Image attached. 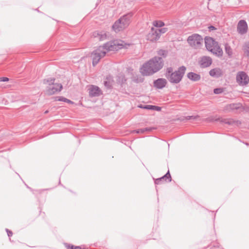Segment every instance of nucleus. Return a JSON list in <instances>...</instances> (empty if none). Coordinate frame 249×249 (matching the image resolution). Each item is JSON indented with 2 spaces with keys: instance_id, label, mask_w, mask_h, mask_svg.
Returning a JSON list of instances; mask_svg holds the SVG:
<instances>
[{
  "instance_id": "nucleus-1",
  "label": "nucleus",
  "mask_w": 249,
  "mask_h": 249,
  "mask_svg": "<svg viewBox=\"0 0 249 249\" xmlns=\"http://www.w3.org/2000/svg\"><path fill=\"white\" fill-rule=\"evenodd\" d=\"M128 44L121 40H115L106 43L103 46H100L94 50L91 54L93 66L96 65L100 59L104 57L108 51H117L123 48H126Z\"/></svg>"
},
{
  "instance_id": "nucleus-2",
  "label": "nucleus",
  "mask_w": 249,
  "mask_h": 249,
  "mask_svg": "<svg viewBox=\"0 0 249 249\" xmlns=\"http://www.w3.org/2000/svg\"><path fill=\"white\" fill-rule=\"evenodd\" d=\"M163 66L162 58L155 56L144 63L141 68L140 71L143 75H151L159 71Z\"/></svg>"
},
{
  "instance_id": "nucleus-3",
  "label": "nucleus",
  "mask_w": 249,
  "mask_h": 249,
  "mask_svg": "<svg viewBox=\"0 0 249 249\" xmlns=\"http://www.w3.org/2000/svg\"><path fill=\"white\" fill-rule=\"evenodd\" d=\"M186 70L185 67L181 66L174 71L172 67H168L166 70L165 75L171 83L178 84L181 81Z\"/></svg>"
},
{
  "instance_id": "nucleus-4",
  "label": "nucleus",
  "mask_w": 249,
  "mask_h": 249,
  "mask_svg": "<svg viewBox=\"0 0 249 249\" xmlns=\"http://www.w3.org/2000/svg\"><path fill=\"white\" fill-rule=\"evenodd\" d=\"M205 46L207 50L217 56L220 57L223 55L222 49L219 46L217 42L213 38L206 37L205 38Z\"/></svg>"
},
{
  "instance_id": "nucleus-5",
  "label": "nucleus",
  "mask_w": 249,
  "mask_h": 249,
  "mask_svg": "<svg viewBox=\"0 0 249 249\" xmlns=\"http://www.w3.org/2000/svg\"><path fill=\"white\" fill-rule=\"evenodd\" d=\"M132 17L131 13H128L117 20L112 26V28L115 32H118L126 28L130 23Z\"/></svg>"
},
{
  "instance_id": "nucleus-6",
  "label": "nucleus",
  "mask_w": 249,
  "mask_h": 249,
  "mask_svg": "<svg viewBox=\"0 0 249 249\" xmlns=\"http://www.w3.org/2000/svg\"><path fill=\"white\" fill-rule=\"evenodd\" d=\"M54 78H48L43 80V83L48 85L46 88V93L48 95H53L61 91L62 85L61 84L54 83Z\"/></svg>"
},
{
  "instance_id": "nucleus-7",
  "label": "nucleus",
  "mask_w": 249,
  "mask_h": 249,
  "mask_svg": "<svg viewBox=\"0 0 249 249\" xmlns=\"http://www.w3.org/2000/svg\"><path fill=\"white\" fill-rule=\"evenodd\" d=\"M187 42L191 47L197 49L200 48L202 46L203 38L197 34H193L188 36Z\"/></svg>"
},
{
  "instance_id": "nucleus-8",
  "label": "nucleus",
  "mask_w": 249,
  "mask_h": 249,
  "mask_svg": "<svg viewBox=\"0 0 249 249\" xmlns=\"http://www.w3.org/2000/svg\"><path fill=\"white\" fill-rule=\"evenodd\" d=\"M237 82L240 86H246L249 82V77L247 74L243 71H239L236 75Z\"/></svg>"
},
{
  "instance_id": "nucleus-9",
  "label": "nucleus",
  "mask_w": 249,
  "mask_h": 249,
  "mask_svg": "<svg viewBox=\"0 0 249 249\" xmlns=\"http://www.w3.org/2000/svg\"><path fill=\"white\" fill-rule=\"evenodd\" d=\"M248 25L244 20H241L237 25V31L241 35H244L247 32Z\"/></svg>"
},
{
  "instance_id": "nucleus-10",
  "label": "nucleus",
  "mask_w": 249,
  "mask_h": 249,
  "mask_svg": "<svg viewBox=\"0 0 249 249\" xmlns=\"http://www.w3.org/2000/svg\"><path fill=\"white\" fill-rule=\"evenodd\" d=\"M160 36L157 32L156 28H152L150 32L147 36V39L151 41H155L160 38Z\"/></svg>"
},
{
  "instance_id": "nucleus-11",
  "label": "nucleus",
  "mask_w": 249,
  "mask_h": 249,
  "mask_svg": "<svg viewBox=\"0 0 249 249\" xmlns=\"http://www.w3.org/2000/svg\"><path fill=\"white\" fill-rule=\"evenodd\" d=\"M89 95L90 97H96L101 95V91L99 87L91 85L89 89Z\"/></svg>"
},
{
  "instance_id": "nucleus-12",
  "label": "nucleus",
  "mask_w": 249,
  "mask_h": 249,
  "mask_svg": "<svg viewBox=\"0 0 249 249\" xmlns=\"http://www.w3.org/2000/svg\"><path fill=\"white\" fill-rule=\"evenodd\" d=\"M212 63V60L209 56H203L200 61V65L202 68H206L210 66Z\"/></svg>"
},
{
  "instance_id": "nucleus-13",
  "label": "nucleus",
  "mask_w": 249,
  "mask_h": 249,
  "mask_svg": "<svg viewBox=\"0 0 249 249\" xmlns=\"http://www.w3.org/2000/svg\"><path fill=\"white\" fill-rule=\"evenodd\" d=\"M167 84V81L164 78H159L155 80L154 82V86L159 89H162L165 87Z\"/></svg>"
},
{
  "instance_id": "nucleus-14",
  "label": "nucleus",
  "mask_w": 249,
  "mask_h": 249,
  "mask_svg": "<svg viewBox=\"0 0 249 249\" xmlns=\"http://www.w3.org/2000/svg\"><path fill=\"white\" fill-rule=\"evenodd\" d=\"M92 36L100 41L104 40L107 38V34L104 31H95L93 33Z\"/></svg>"
},
{
  "instance_id": "nucleus-15",
  "label": "nucleus",
  "mask_w": 249,
  "mask_h": 249,
  "mask_svg": "<svg viewBox=\"0 0 249 249\" xmlns=\"http://www.w3.org/2000/svg\"><path fill=\"white\" fill-rule=\"evenodd\" d=\"M210 75L213 77H219L222 75V70L219 68H214L209 71Z\"/></svg>"
},
{
  "instance_id": "nucleus-16",
  "label": "nucleus",
  "mask_w": 249,
  "mask_h": 249,
  "mask_svg": "<svg viewBox=\"0 0 249 249\" xmlns=\"http://www.w3.org/2000/svg\"><path fill=\"white\" fill-rule=\"evenodd\" d=\"M168 178L169 179L168 181H171V176H170L169 171L162 177L156 179V180L155 181V183L156 184H160V183L163 182L164 180H165L166 179H168Z\"/></svg>"
},
{
  "instance_id": "nucleus-17",
  "label": "nucleus",
  "mask_w": 249,
  "mask_h": 249,
  "mask_svg": "<svg viewBox=\"0 0 249 249\" xmlns=\"http://www.w3.org/2000/svg\"><path fill=\"white\" fill-rule=\"evenodd\" d=\"M187 77L193 81H198L200 79L201 76L199 74L193 72H189L187 74Z\"/></svg>"
},
{
  "instance_id": "nucleus-18",
  "label": "nucleus",
  "mask_w": 249,
  "mask_h": 249,
  "mask_svg": "<svg viewBox=\"0 0 249 249\" xmlns=\"http://www.w3.org/2000/svg\"><path fill=\"white\" fill-rule=\"evenodd\" d=\"M244 55L249 59V42L245 43L243 46Z\"/></svg>"
},
{
  "instance_id": "nucleus-19",
  "label": "nucleus",
  "mask_w": 249,
  "mask_h": 249,
  "mask_svg": "<svg viewBox=\"0 0 249 249\" xmlns=\"http://www.w3.org/2000/svg\"><path fill=\"white\" fill-rule=\"evenodd\" d=\"M142 108L150 110H156L157 111H160L161 109V108L159 107L152 105H146L142 107Z\"/></svg>"
},
{
  "instance_id": "nucleus-20",
  "label": "nucleus",
  "mask_w": 249,
  "mask_h": 249,
  "mask_svg": "<svg viewBox=\"0 0 249 249\" xmlns=\"http://www.w3.org/2000/svg\"><path fill=\"white\" fill-rule=\"evenodd\" d=\"M225 49L226 53L230 56H231L232 54V50L231 47L227 44L225 45Z\"/></svg>"
},
{
  "instance_id": "nucleus-21",
  "label": "nucleus",
  "mask_w": 249,
  "mask_h": 249,
  "mask_svg": "<svg viewBox=\"0 0 249 249\" xmlns=\"http://www.w3.org/2000/svg\"><path fill=\"white\" fill-rule=\"evenodd\" d=\"M152 129L151 128H144L139 129L136 130H134V132H136L137 133H144L146 131H150Z\"/></svg>"
},
{
  "instance_id": "nucleus-22",
  "label": "nucleus",
  "mask_w": 249,
  "mask_h": 249,
  "mask_svg": "<svg viewBox=\"0 0 249 249\" xmlns=\"http://www.w3.org/2000/svg\"><path fill=\"white\" fill-rule=\"evenodd\" d=\"M153 24L157 27H161L164 25V23L161 21H155Z\"/></svg>"
},
{
  "instance_id": "nucleus-23",
  "label": "nucleus",
  "mask_w": 249,
  "mask_h": 249,
  "mask_svg": "<svg viewBox=\"0 0 249 249\" xmlns=\"http://www.w3.org/2000/svg\"><path fill=\"white\" fill-rule=\"evenodd\" d=\"M156 29L157 32H158L160 36L161 34L165 33L167 31V28H163L161 29L156 28Z\"/></svg>"
},
{
  "instance_id": "nucleus-24",
  "label": "nucleus",
  "mask_w": 249,
  "mask_h": 249,
  "mask_svg": "<svg viewBox=\"0 0 249 249\" xmlns=\"http://www.w3.org/2000/svg\"><path fill=\"white\" fill-rule=\"evenodd\" d=\"M221 122L224 123L225 124H231L233 123H234L233 121L230 119H222L221 120Z\"/></svg>"
},
{
  "instance_id": "nucleus-25",
  "label": "nucleus",
  "mask_w": 249,
  "mask_h": 249,
  "mask_svg": "<svg viewBox=\"0 0 249 249\" xmlns=\"http://www.w3.org/2000/svg\"><path fill=\"white\" fill-rule=\"evenodd\" d=\"M58 100L61 101H63V102L69 103H72V101H71V100H70L67 98H65L64 97H59V98L58 99Z\"/></svg>"
},
{
  "instance_id": "nucleus-26",
  "label": "nucleus",
  "mask_w": 249,
  "mask_h": 249,
  "mask_svg": "<svg viewBox=\"0 0 249 249\" xmlns=\"http://www.w3.org/2000/svg\"><path fill=\"white\" fill-rule=\"evenodd\" d=\"M223 91V89L221 88L215 89L213 90L214 93L216 94L221 93Z\"/></svg>"
},
{
  "instance_id": "nucleus-27",
  "label": "nucleus",
  "mask_w": 249,
  "mask_h": 249,
  "mask_svg": "<svg viewBox=\"0 0 249 249\" xmlns=\"http://www.w3.org/2000/svg\"><path fill=\"white\" fill-rule=\"evenodd\" d=\"M158 54L160 55L165 56L166 55V51L160 50L158 51Z\"/></svg>"
},
{
  "instance_id": "nucleus-28",
  "label": "nucleus",
  "mask_w": 249,
  "mask_h": 249,
  "mask_svg": "<svg viewBox=\"0 0 249 249\" xmlns=\"http://www.w3.org/2000/svg\"><path fill=\"white\" fill-rule=\"evenodd\" d=\"M197 117H198V116H188L186 117V119L187 120H190L191 119H196Z\"/></svg>"
},
{
  "instance_id": "nucleus-29",
  "label": "nucleus",
  "mask_w": 249,
  "mask_h": 249,
  "mask_svg": "<svg viewBox=\"0 0 249 249\" xmlns=\"http://www.w3.org/2000/svg\"><path fill=\"white\" fill-rule=\"evenodd\" d=\"M8 80H9V79L7 77H0V81L6 82V81H8Z\"/></svg>"
},
{
  "instance_id": "nucleus-30",
  "label": "nucleus",
  "mask_w": 249,
  "mask_h": 249,
  "mask_svg": "<svg viewBox=\"0 0 249 249\" xmlns=\"http://www.w3.org/2000/svg\"><path fill=\"white\" fill-rule=\"evenodd\" d=\"M8 236H11L12 235V232L8 229H6Z\"/></svg>"
},
{
  "instance_id": "nucleus-31",
  "label": "nucleus",
  "mask_w": 249,
  "mask_h": 249,
  "mask_svg": "<svg viewBox=\"0 0 249 249\" xmlns=\"http://www.w3.org/2000/svg\"><path fill=\"white\" fill-rule=\"evenodd\" d=\"M71 249H81L79 246L74 247L73 246H71Z\"/></svg>"
},
{
  "instance_id": "nucleus-32",
  "label": "nucleus",
  "mask_w": 249,
  "mask_h": 249,
  "mask_svg": "<svg viewBox=\"0 0 249 249\" xmlns=\"http://www.w3.org/2000/svg\"><path fill=\"white\" fill-rule=\"evenodd\" d=\"M210 30H214L215 28L214 26H211L209 27Z\"/></svg>"
},
{
  "instance_id": "nucleus-33",
  "label": "nucleus",
  "mask_w": 249,
  "mask_h": 249,
  "mask_svg": "<svg viewBox=\"0 0 249 249\" xmlns=\"http://www.w3.org/2000/svg\"><path fill=\"white\" fill-rule=\"evenodd\" d=\"M48 112H49V111H48V110H46V111H45L44 113H45V114H46V113H47Z\"/></svg>"
},
{
  "instance_id": "nucleus-34",
  "label": "nucleus",
  "mask_w": 249,
  "mask_h": 249,
  "mask_svg": "<svg viewBox=\"0 0 249 249\" xmlns=\"http://www.w3.org/2000/svg\"><path fill=\"white\" fill-rule=\"evenodd\" d=\"M117 26H118V27H119L120 26H121V24H118V25H117Z\"/></svg>"
},
{
  "instance_id": "nucleus-35",
  "label": "nucleus",
  "mask_w": 249,
  "mask_h": 249,
  "mask_svg": "<svg viewBox=\"0 0 249 249\" xmlns=\"http://www.w3.org/2000/svg\"><path fill=\"white\" fill-rule=\"evenodd\" d=\"M107 84V82H105V85H106Z\"/></svg>"
}]
</instances>
